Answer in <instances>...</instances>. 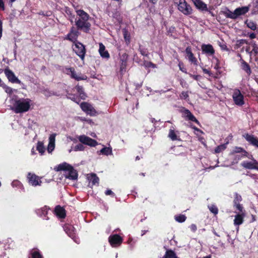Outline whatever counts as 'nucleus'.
<instances>
[{
	"label": "nucleus",
	"instance_id": "nucleus-3",
	"mask_svg": "<svg viewBox=\"0 0 258 258\" xmlns=\"http://www.w3.org/2000/svg\"><path fill=\"white\" fill-rule=\"evenodd\" d=\"M58 170L64 171V175L67 178L75 180L78 178V174L76 171L71 166L67 163L59 165Z\"/></svg>",
	"mask_w": 258,
	"mask_h": 258
},
{
	"label": "nucleus",
	"instance_id": "nucleus-50",
	"mask_svg": "<svg viewBox=\"0 0 258 258\" xmlns=\"http://www.w3.org/2000/svg\"><path fill=\"white\" fill-rule=\"evenodd\" d=\"M249 37L251 38V39H254L256 37V35L254 33H252L251 34H249Z\"/></svg>",
	"mask_w": 258,
	"mask_h": 258
},
{
	"label": "nucleus",
	"instance_id": "nucleus-58",
	"mask_svg": "<svg viewBox=\"0 0 258 258\" xmlns=\"http://www.w3.org/2000/svg\"><path fill=\"white\" fill-rule=\"evenodd\" d=\"M70 98L73 101H75V102H76V100H75V98L74 97H72V98H71L70 97Z\"/></svg>",
	"mask_w": 258,
	"mask_h": 258
},
{
	"label": "nucleus",
	"instance_id": "nucleus-25",
	"mask_svg": "<svg viewBox=\"0 0 258 258\" xmlns=\"http://www.w3.org/2000/svg\"><path fill=\"white\" fill-rule=\"evenodd\" d=\"M184 115L188 118V119L191 121H194L197 123H199L198 120L196 117L192 114V113L187 109H184L183 111Z\"/></svg>",
	"mask_w": 258,
	"mask_h": 258
},
{
	"label": "nucleus",
	"instance_id": "nucleus-33",
	"mask_svg": "<svg viewBox=\"0 0 258 258\" xmlns=\"http://www.w3.org/2000/svg\"><path fill=\"white\" fill-rule=\"evenodd\" d=\"M225 16L227 18H229L232 19H236V16L235 15V12H231L229 10H228L227 12H225Z\"/></svg>",
	"mask_w": 258,
	"mask_h": 258
},
{
	"label": "nucleus",
	"instance_id": "nucleus-20",
	"mask_svg": "<svg viewBox=\"0 0 258 258\" xmlns=\"http://www.w3.org/2000/svg\"><path fill=\"white\" fill-rule=\"evenodd\" d=\"M245 215L243 212V210L242 212H239V214L236 215L235 216V219L234 220V224L235 225H239L243 223V218Z\"/></svg>",
	"mask_w": 258,
	"mask_h": 258
},
{
	"label": "nucleus",
	"instance_id": "nucleus-48",
	"mask_svg": "<svg viewBox=\"0 0 258 258\" xmlns=\"http://www.w3.org/2000/svg\"><path fill=\"white\" fill-rule=\"evenodd\" d=\"M0 9L2 10H4L5 9L4 4L2 0H0Z\"/></svg>",
	"mask_w": 258,
	"mask_h": 258
},
{
	"label": "nucleus",
	"instance_id": "nucleus-41",
	"mask_svg": "<svg viewBox=\"0 0 258 258\" xmlns=\"http://www.w3.org/2000/svg\"><path fill=\"white\" fill-rule=\"evenodd\" d=\"M180 98L182 99H185L188 97V94L187 92H182L180 96Z\"/></svg>",
	"mask_w": 258,
	"mask_h": 258
},
{
	"label": "nucleus",
	"instance_id": "nucleus-49",
	"mask_svg": "<svg viewBox=\"0 0 258 258\" xmlns=\"http://www.w3.org/2000/svg\"><path fill=\"white\" fill-rule=\"evenodd\" d=\"M203 72L205 73V74H208L209 76H211V73L209 71H208L207 69H203Z\"/></svg>",
	"mask_w": 258,
	"mask_h": 258
},
{
	"label": "nucleus",
	"instance_id": "nucleus-36",
	"mask_svg": "<svg viewBox=\"0 0 258 258\" xmlns=\"http://www.w3.org/2000/svg\"><path fill=\"white\" fill-rule=\"evenodd\" d=\"M242 69L248 74H250L251 73L250 69L249 68V66L248 64L246 63L245 62H244L242 63Z\"/></svg>",
	"mask_w": 258,
	"mask_h": 258
},
{
	"label": "nucleus",
	"instance_id": "nucleus-46",
	"mask_svg": "<svg viewBox=\"0 0 258 258\" xmlns=\"http://www.w3.org/2000/svg\"><path fill=\"white\" fill-rule=\"evenodd\" d=\"M105 195H112V196H114V193L110 190V189H107L106 191H105Z\"/></svg>",
	"mask_w": 258,
	"mask_h": 258
},
{
	"label": "nucleus",
	"instance_id": "nucleus-56",
	"mask_svg": "<svg viewBox=\"0 0 258 258\" xmlns=\"http://www.w3.org/2000/svg\"><path fill=\"white\" fill-rule=\"evenodd\" d=\"M91 135L92 137H93L94 138H96V137H97L95 133H92L91 134Z\"/></svg>",
	"mask_w": 258,
	"mask_h": 258
},
{
	"label": "nucleus",
	"instance_id": "nucleus-18",
	"mask_svg": "<svg viewBox=\"0 0 258 258\" xmlns=\"http://www.w3.org/2000/svg\"><path fill=\"white\" fill-rule=\"evenodd\" d=\"M248 11L249 8L248 7H242L236 9L234 10L236 19L241 15H244L248 12Z\"/></svg>",
	"mask_w": 258,
	"mask_h": 258
},
{
	"label": "nucleus",
	"instance_id": "nucleus-13",
	"mask_svg": "<svg viewBox=\"0 0 258 258\" xmlns=\"http://www.w3.org/2000/svg\"><path fill=\"white\" fill-rule=\"evenodd\" d=\"M55 134H51L49 137V144L47 147V151L51 153L55 148Z\"/></svg>",
	"mask_w": 258,
	"mask_h": 258
},
{
	"label": "nucleus",
	"instance_id": "nucleus-30",
	"mask_svg": "<svg viewBox=\"0 0 258 258\" xmlns=\"http://www.w3.org/2000/svg\"><path fill=\"white\" fill-rule=\"evenodd\" d=\"M37 150L38 152L41 153V154H43L45 151V148L43 146V144L41 142H38L37 145Z\"/></svg>",
	"mask_w": 258,
	"mask_h": 258
},
{
	"label": "nucleus",
	"instance_id": "nucleus-26",
	"mask_svg": "<svg viewBox=\"0 0 258 258\" xmlns=\"http://www.w3.org/2000/svg\"><path fill=\"white\" fill-rule=\"evenodd\" d=\"M99 152L100 154L106 156L112 154V148L110 147H104L100 150Z\"/></svg>",
	"mask_w": 258,
	"mask_h": 258
},
{
	"label": "nucleus",
	"instance_id": "nucleus-15",
	"mask_svg": "<svg viewBox=\"0 0 258 258\" xmlns=\"http://www.w3.org/2000/svg\"><path fill=\"white\" fill-rule=\"evenodd\" d=\"M243 136L247 142L252 145L258 147V139L256 137L248 134L244 135Z\"/></svg>",
	"mask_w": 258,
	"mask_h": 258
},
{
	"label": "nucleus",
	"instance_id": "nucleus-21",
	"mask_svg": "<svg viewBox=\"0 0 258 258\" xmlns=\"http://www.w3.org/2000/svg\"><path fill=\"white\" fill-rule=\"evenodd\" d=\"M185 52L188 56V58L189 60L194 63L195 64H197V59L196 57H194L193 53L191 52V49L190 47H187L185 49Z\"/></svg>",
	"mask_w": 258,
	"mask_h": 258
},
{
	"label": "nucleus",
	"instance_id": "nucleus-52",
	"mask_svg": "<svg viewBox=\"0 0 258 258\" xmlns=\"http://www.w3.org/2000/svg\"><path fill=\"white\" fill-rule=\"evenodd\" d=\"M47 92H45L44 93V95L45 96H50L51 95V93H46Z\"/></svg>",
	"mask_w": 258,
	"mask_h": 258
},
{
	"label": "nucleus",
	"instance_id": "nucleus-27",
	"mask_svg": "<svg viewBox=\"0 0 258 258\" xmlns=\"http://www.w3.org/2000/svg\"><path fill=\"white\" fill-rule=\"evenodd\" d=\"M76 89L81 99H85L86 96L83 91V87L80 86H77Z\"/></svg>",
	"mask_w": 258,
	"mask_h": 258
},
{
	"label": "nucleus",
	"instance_id": "nucleus-57",
	"mask_svg": "<svg viewBox=\"0 0 258 258\" xmlns=\"http://www.w3.org/2000/svg\"><path fill=\"white\" fill-rule=\"evenodd\" d=\"M254 45H255V44H254ZM253 47L254 48L253 49V50L255 51V53H257V50L255 49L254 45H253Z\"/></svg>",
	"mask_w": 258,
	"mask_h": 258
},
{
	"label": "nucleus",
	"instance_id": "nucleus-12",
	"mask_svg": "<svg viewBox=\"0 0 258 258\" xmlns=\"http://www.w3.org/2000/svg\"><path fill=\"white\" fill-rule=\"evenodd\" d=\"M242 200V198L240 195L237 193H235L234 198L233 200L234 206L235 207L239 212H242L243 209V207L240 204V202Z\"/></svg>",
	"mask_w": 258,
	"mask_h": 258
},
{
	"label": "nucleus",
	"instance_id": "nucleus-29",
	"mask_svg": "<svg viewBox=\"0 0 258 258\" xmlns=\"http://www.w3.org/2000/svg\"><path fill=\"white\" fill-rule=\"evenodd\" d=\"M163 258H177L175 253L172 250H167Z\"/></svg>",
	"mask_w": 258,
	"mask_h": 258
},
{
	"label": "nucleus",
	"instance_id": "nucleus-7",
	"mask_svg": "<svg viewBox=\"0 0 258 258\" xmlns=\"http://www.w3.org/2000/svg\"><path fill=\"white\" fill-rule=\"evenodd\" d=\"M73 50L75 53L81 58L82 60H84L86 53V50L84 45L80 42H77L75 44Z\"/></svg>",
	"mask_w": 258,
	"mask_h": 258
},
{
	"label": "nucleus",
	"instance_id": "nucleus-22",
	"mask_svg": "<svg viewBox=\"0 0 258 258\" xmlns=\"http://www.w3.org/2000/svg\"><path fill=\"white\" fill-rule=\"evenodd\" d=\"M99 52L102 57L105 58H108L109 57L108 52L105 50V47L102 43H99Z\"/></svg>",
	"mask_w": 258,
	"mask_h": 258
},
{
	"label": "nucleus",
	"instance_id": "nucleus-45",
	"mask_svg": "<svg viewBox=\"0 0 258 258\" xmlns=\"http://www.w3.org/2000/svg\"><path fill=\"white\" fill-rule=\"evenodd\" d=\"M190 229L192 231L195 232L197 229V226L195 224H192L190 225Z\"/></svg>",
	"mask_w": 258,
	"mask_h": 258
},
{
	"label": "nucleus",
	"instance_id": "nucleus-35",
	"mask_svg": "<svg viewBox=\"0 0 258 258\" xmlns=\"http://www.w3.org/2000/svg\"><path fill=\"white\" fill-rule=\"evenodd\" d=\"M208 208H209V210L212 212L213 213V214H214L215 215H216L218 214V208H217L216 206H215V205H212L211 206H208Z\"/></svg>",
	"mask_w": 258,
	"mask_h": 258
},
{
	"label": "nucleus",
	"instance_id": "nucleus-43",
	"mask_svg": "<svg viewBox=\"0 0 258 258\" xmlns=\"http://www.w3.org/2000/svg\"><path fill=\"white\" fill-rule=\"evenodd\" d=\"M140 51L142 55L146 56H148V52L146 51V50L140 49Z\"/></svg>",
	"mask_w": 258,
	"mask_h": 258
},
{
	"label": "nucleus",
	"instance_id": "nucleus-62",
	"mask_svg": "<svg viewBox=\"0 0 258 258\" xmlns=\"http://www.w3.org/2000/svg\"><path fill=\"white\" fill-rule=\"evenodd\" d=\"M34 149H32V153H34V151H33Z\"/></svg>",
	"mask_w": 258,
	"mask_h": 258
},
{
	"label": "nucleus",
	"instance_id": "nucleus-53",
	"mask_svg": "<svg viewBox=\"0 0 258 258\" xmlns=\"http://www.w3.org/2000/svg\"><path fill=\"white\" fill-rule=\"evenodd\" d=\"M47 92H45L44 93V95L45 96H50L51 95V93H46Z\"/></svg>",
	"mask_w": 258,
	"mask_h": 258
},
{
	"label": "nucleus",
	"instance_id": "nucleus-4",
	"mask_svg": "<svg viewBox=\"0 0 258 258\" xmlns=\"http://www.w3.org/2000/svg\"><path fill=\"white\" fill-rule=\"evenodd\" d=\"M251 161H244L241 163V166L247 169H255L258 170V162L253 158L252 155L248 157Z\"/></svg>",
	"mask_w": 258,
	"mask_h": 258
},
{
	"label": "nucleus",
	"instance_id": "nucleus-6",
	"mask_svg": "<svg viewBox=\"0 0 258 258\" xmlns=\"http://www.w3.org/2000/svg\"><path fill=\"white\" fill-rule=\"evenodd\" d=\"M82 110L90 116H95L97 112L92 105L87 102H82L80 104Z\"/></svg>",
	"mask_w": 258,
	"mask_h": 258
},
{
	"label": "nucleus",
	"instance_id": "nucleus-37",
	"mask_svg": "<svg viewBox=\"0 0 258 258\" xmlns=\"http://www.w3.org/2000/svg\"><path fill=\"white\" fill-rule=\"evenodd\" d=\"M85 149V147L81 144H78L74 147V151H84Z\"/></svg>",
	"mask_w": 258,
	"mask_h": 258
},
{
	"label": "nucleus",
	"instance_id": "nucleus-64",
	"mask_svg": "<svg viewBox=\"0 0 258 258\" xmlns=\"http://www.w3.org/2000/svg\"><path fill=\"white\" fill-rule=\"evenodd\" d=\"M195 129L197 130V131H200L199 129H198L197 128H196Z\"/></svg>",
	"mask_w": 258,
	"mask_h": 258
},
{
	"label": "nucleus",
	"instance_id": "nucleus-40",
	"mask_svg": "<svg viewBox=\"0 0 258 258\" xmlns=\"http://www.w3.org/2000/svg\"><path fill=\"white\" fill-rule=\"evenodd\" d=\"M4 88L5 89L6 93L10 94L12 93L13 91H12V89L11 88L6 86L5 85L4 86Z\"/></svg>",
	"mask_w": 258,
	"mask_h": 258
},
{
	"label": "nucleus",
	"instance_id": "nucleus-24",
	"mask_svg": "<svg viewBox=\"0 0 258 258\" xmlns=\"http://www.w3.org/2000/svg\"><path fill=\"white\" fill-rule=\"evenodd\" d=\"M55 211L57 216L59 217L63 218L66 216L65 210L64 209L60 207L59 206H57L55 207Z\"/></svg>",
	"mask_w": 258,
	"mask_h": 258
},
{
	"label": "nucleus",
	"instance_id": "nucleus-39",
	"mask_svg": "<svg viewBox=\"0 0 258 258\" xmlns=\"http://www.w3.org/2000/svg\"><path fill=\"white\" fill-rule=\"evenodd\" d=\"M32 256L33 258H41L42 257L40 254L37 251L33 252L32 253Z\"/></svg>",
	"mask_w": 258,
	"mask_h": 258
},
{
	"label": "nucleus",
	"instance_id": "nucleus-2",
	"mask_svg": "<svg viewBox=\"0 0 258 258\" xmlns=\"http://www.w3.org/2000/svg\"><path fill=\"white\" fill-rule=\"evenodd\" d=\"M30 102L31 100L28 98L15 100L14 101L12 109L16 113L26 112L30 107Z\"/></svg>",
	"mask_w": 258,
	"mask_h": 258
},
{
	"label": "nucleus",
	"instance_id": "nucleus-34",
	"mask_svg": "<svg viewBox=\"0 0 258 258\" xmlns=\"http://www.w3.org/2000/svg\"><path fill=\"white\" fill-rule=\"evenodd\" d=\"M186 217L184 215H180L175 216V219L178 222H184L186 220Z\"/></svg>",
	"mask_w": 258,
	"mask_h": 258
},
{
	"label": "nucleus",
	"instance_id": "nucleus-8",
	"mask_svg": "<svg viewBox=\"0 0 258 258\" xmlns=\"http://www.w3.org/2000/svg\"><path fill=\"white\" fill-rule=\"evenodd\" d=\"M232 98L234 103L239 106H241L244 104L243 96L238 89H235L234 91Z\"/></svg>",
	"mask_w": 258,
	"mask_h": 258
},
{
	"label": "nucleus",
	"instance_id": "nucleus-44",
	"mask_svg": "<svg viewBox=\"0 0 258 258\" xmlns=\"http://www.w3.org/2000/svg\"><path fill=\"white\" fill-rule=\"evenodd\" d=\"M238 42L239 45H243L244 44L248 43L247 41L245 39L239 40Z\"/></svg>",
	"mask_w": 258,
	"mask_h": 258
},
{
	"label": "nucleus",
	"instance_id": "nucleus-63",
	"mask_svg": "<svg viewBox=\"0 0 258 258\" xmlns=\"http://www.w3.org/2000/svg\"><path fill=\"white\" fill-rule=\"evenodd\" d=\"M71 151H72V149H70V150H69V152L70 153Z\"/></svg>",
	"mask_w": 258,
	"mask_h": 258
},
{
	"label": "nucleus",
	"instance_id": "nucleus-42",
	"mask_svg": "<svg viewBox=\"0 0 258 258\" xmlns=\"http://www.w3.org/2000/svg\"><path fill=\"white\" fill-rule=\"evenodd\" d=\"M243 151L242 148L240 147H235L234 150L233 151L234 153H240Z\"/></svg>",
	"mask_w": 258,
	"mask_h": 258
},
{
	"label": "nucleus",
	"instance_id": "nucleus-16",
	"mask_svg": "<svg viewBox=\"0 0 258 258\" xmlns=\"http://www.w3.org/2000/svg\"><path fill=\"white\" fill-rule=\"evenodd\" d=\"M195 6L201 11H208L207 5L201 0H192Z\"/></svg>",
	"mask_w": 258,
	"mask_h": 258
},
{
	"label": "nucleus",
	"instance_id": "nucleus-60",
	"mask_svg": "<svg viewBox=\"0 0 258 258\" xmlns=\"http://www.w3.org/2000/svg\"><path fill=\"white\" fill-rule=\"evenodd\" d=\"M11 3H13L15 2L16 0H9Z\"/></svg>",
	"mask_w": 258,
	"mask_h": 258
},
{
	"label": "nucleus",
	"instance_id": "nucleus-51",
	"mask_svg": "<svg viewBox=\"0 0 258 258\" xmlns=\"http://www.w3.org/2000/svg\"><path fill=\"white\" fill-rule=\"evenodd\" d=\"M80 120H82V121H87V122L90 123L91 122V120L89 119V120H87L86 118H83V117H80Z\"/></svg>",
	"mask_w": 258,
	"mask_h": 258
},
{
	"label": "nucleus",
	"instance_id": "nucleus-59",
	"mask_svg": "<svg viewBox=\"0 0 258 258\" xmlns=\"http://www.w3.org/2000/svg\"><path fill=\"white\" fill-rule=\"evenodd\" d=\"M140 159V158L139 156H138L136 157V160H139Z\"/></svg>",
	"mask_w": 258,
	"mask_h": 258
},
{
	"label": "nucleus",
	"instance_id": "nucleus-32",
	"mask_svg": "<svg viewBox=\"0 0 258 258\" xmlns=\"http://www.w3.org/2000/svg\"><path fill=\"white\" fill-rule=\"evenodd\" d=\"M245 23L247 26L251 30H255L256 29V25L253 22L247 20Z\"/></svg>",
	"mask_w": 258,
	"mask_h": 258
},
{
	"label": "nucleus",
	"instance_id": "nucleus-61",
	"mask_svg": "<svg viewBox=\"0 0 258 258\" xmlns=\"http://www.w3.org/2000/svg\"><path fill=\"white\" fill-rule=\"evenodd\" d=\"M45 210H46L45 208H43V209L42 210V211H45Z\"/></svg>",
	"mask_w": 258,
	"mask_h": 258
},
{
	"label": "nucleus",
	"instance_id": "nucleus-31",
	"mask_svg": "<svg viewBox=\"0 0 258 258\" xmlns=\"http://www.w3.org/2000/svg\"><path fill=\"white\" fill-rule=\"evenodd\" d=\"M168 137L170 138L172 141H175L177 140V137L173 130L170 129L168 134Z\"/></svg>",
	"mask_w": 258,
	"mask_h": 258
},
{
	"label": "nucleus",
	"instance_id": "nucleus-38",
	"mask_svg": "<svg viewBox=\"0 0 258 258\" xmlns=\"http://www.w3.org/2000/svg\"><path fill=\"white\" fill-rule=\"evenodd\" d=\"M144 65L146 68H150V67L155 68V67H156L155 64H154L152 62H149V61H145L144 62Z\"/></svg>",
	"mask_w": 258,
	"mask_h": 258
},
{
	"label": "nucleus",
	"instance_id": "nucleus-10",
	"mask_svg": "<svg viewBox=\"0 0 258 258\" xmlns=\"http://www.w3.org/2000/svg\"><path fill=\"white\" fill-rule=\"evenodd\" d=\"M28 179L29 183L33 186H37L40 185L41 181L39 177L35 174L29 173L28 174Z\"/></svg>",
	"mask_w": 258,
	"mask_h": 258
},
{
	"label": "nucleus",
	"instance_id": "nucleus-11",
	"mask_svg": "<svg viewBox=\"0 0 258 258\" xmlns=\"http://www.w3.org/2000/svg\"><path fill=\"white\" fill-rule=\"evenodd\" d=\"M79 35V31L74 27H72L70 32L67 35V39L72 42H75L77 40Z\"/></svg>",
	"mask_w": 258,
	"mask_h": 258
},
{
	"label": "nucleus",
	"instance_id": "nucleus-14",
	"mask_svg": "<svg viewBox=\"0 0 258 258\" xmlns=\"http://www.w3.org/2000/svg\"><path fill=\"white\" fill-rule=\"evenodd\" d=\"M66 72L67 74L70 75L72 78H74L78 81L86 79V78L84 77L78 76L75 71V69L73 68H67L66 69Z\"/></svg>",
	"mask_w": 258,
	"mask_h": 258
},
{
	"label": "nucleus",
	"instance_id": "nucleus-47",
	"mask_svg": "<svg viewBox=\"0 0 258 258\" xmlns=\"http://www.w3.org/2000/svg\"><path fill=\"white\" fill-rule=\"evenodd\" d=\"M2 22L0 20V39L2 37V31H3V27H2Z\"/></svg>",
	"mask_w": 258,
	"mask_h": 258
},
{
	"label": "nucleus",
	"instance_id": "nucleus-28",
	"mask_svg": "<svg viewBox=\"0 0 258 258\" xmlns=\"http://www.w3.org/2000/svg\"><path fill=\"white\" fill-rule=\"evenodd\" d=\"M227 144L228 143L217 146L215 149V152L216 153H219L224 151L226 148Z\"/></svg>",
	"mask_w": 258,
	"mask_h": 258
},
{
	"label": "nucleus",
	"instance_id": "nucleus-5",
	"mask_svg": "<svg viewBox=\"0 0 258 258\" xmlns=\"http://www.w3.org/2000/svg\"><path fill=\"white\" fill-rule=\"evenodd\" d=\"M77 138L82 144L90 147H95L98 145V143L96 140L84 135L78 136Z\"/></svg>",
	"mask_w": 258,
	"mask_h": 258
},
{
	"label": "nucleus",
	"instance_id": "nucleus-54",
	"mask_svg": "<svg viewBox=\"0 0 258 258\" xmlns=\"http://www.w3.org/2000/svg\"><path fill=\"white\" fill-rule=\"evenodd\" d=\"M149 1L153 4H155L157 1V0H149Z\"/></svg>",
	"mask_w": 258,
	"mask_h": 258
},
{
	"label": "nucleus",
	"instance_id": "nucleus-23",
	"mask_svg": "<svg viewBox=\"0 0 258 258\" xmlns=\"http://www.w3.org/2000/svg\"><path fill=\"white\" fill-rule=\"evenodd\" d=\"M87 178L90 182H92V185L98 184L99 183V179L95 173L88 174Z\"/></svg>",
	"mask_w": 258,
	"mask_h": 258
},
{
	"label": "nucleus",
	"instance_id": "nucleus-19",
	"mask_svg": "<svg viewBox=\"0 0 258 258\" xmlns=\"http://www.w3.org/2000/svg\"><path fill=\"white\" fill-rule=\"evenodd\" d=\"M202 50L203 52L209 55H213L215 52L213 46L210 44H203Z\"/></svg>",
	"mask_w": 258,
	"mask_h": 258
},
{
	"label": "nucleus",
	"instance_id": "nucleus-1",
	"mask_svg": "<svg viewBox=\"0 0 258 258\" xmlns=\"http://www.w3.org/2000/svg\"><path fill=\"white\" fill-rule=\"evenodd\" d=\"M76 13L77 15L79 16V19L75 21L78 29L83 30L85 32H88L91 26L90 23L88 22L89 15L82 10H77Z\"/></svg>",
	"mask_w": 258,
	"mask_h": 258
},
{
	"label": "nucleus",
	"instance_id": "nucleus-17",
	"mask_svg": "<svg viewBox=\"0 0 258 258\" xmlns=\"http://www.w3.org/2000/svg\"><path fill=\"white\" fill-rule=\"evenodd\" d=\"M109 241L112 245L120 244L122 242V238L118 235L115 234L109 237Z\"/></svg>",
	"mask_w": 258,
	"mask_h": 258
},
{
	"label": "nucleus",
	"instance_id": "nucleus-9",
	"mask_svg": "<svg viewBox=\"0 0 258 258\" xmlns=\"http://www.w3.org/2000/svg\"><path fill=\"white\" fill-rule=\"evenodd\" d=\"M4 73L10 82L13 83H21L20 80L16 77L14 73L9 68L5 69Z\"/></svg>",
	"mask_w": 258,
	"mask_h": 258
},
{
	"label": "nucleus",
	"instance_id": "nucleus-55",
	"mask_svg": "<svg viewBox=\"0 0 258 258\" xmlns=\"http://www.w3.org/2000/svg\"><path fill=\"white\" fill-rule=\"evenodd\" d=\"M178 66L179 67V69L182 71V72H184V71L182 70V67H181V63H179L178 64Z\"/></svg>",
	"mask_w": 258,
	"mask_h": 258
}]
</instances>
